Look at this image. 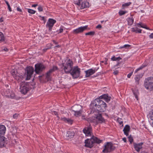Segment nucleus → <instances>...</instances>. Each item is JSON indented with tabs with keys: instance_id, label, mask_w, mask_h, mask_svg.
<instances>
[{
	"instance_id": "obj_34",
	"label": "nucleus",
	"mask_w": 153,
	"mask_h": 153,
	"mask_svg": "<svg viewBox=\"0 0 153 153\" xmlns=\"http://www.w3.org/2000/svg\"><path fill=\"white\" fill-rule=\"evenodd\" d=\"M108 95L107 94H104L102 95L100 97H101L102 99H105V100L106 99L107 97H108Z\"/></svg>"
},
{
	"instance_id": "obj_58",
	"label": "nucleus",
	"mask_w": 153,
	"mask_h": 153,
	"mask_svg": "<svg viewBox=\"0 0 153 153\" xmlns=\"http://www.w3.org/2000/svg\"><path fill=\"white\" fill-rule=\"evenodd\" d=\"M17 10L18 11L21 12L22 11V10H21V9H20L19 7H17Z\"/></svg>"
},
{
	"instance_id": "obj_52",
	"label": "nucleus",
	"mask_w": 153,
	"mask_h": 153,
	"mask_svg": "<svg viewBox=\"0 0 153 153\" xmlns=\"http://www.w3.org/2000/svg\"><path fill=\"white\" fill-rule=\"evenodd\" d=\"M118 73V71H114L113 73L114 75H117Z\"/></svg>"
},
{
	"instance_id": "obj_43",
	"label": "nucleus",
	"mask_w": 153,
	"mask_h": 153,
	"mask_svg": "<svg viewBox=\"0 0 153 153\" xmlns=\"http://www.w3.org/2000/svg\"><path fill=\"white\" fill-rule=\"evenodd\" d=\"M49 45H50V46L48 48H46L43 49V51L44 52H46L47 50L51 48V44H50Z\"/></svg>"
},
{
	"instance_id": "obj_41",
	"label": "nucleus",
	"mask_w": 153,
	"mask_h": 153,
	"mask_svg": "<svg viewBox=\"0 0 153 153\" xmlns=\"http://www.w3.org/2000/svg\"><path fill=\"white\" fill-rule=\"evenodd\" d=\"M81 1V0H78V1H74V3L75 4L77 5L78 6H79L80 4V2Z\"/></svg>"
},
{
	"instance_id": "obj_32",
	"label": "nucleus",
	"mask_w": 153,
	"mask_h": 153,
	"mask_svg": "<svg viewBox=\"0 0 153 153\" xmlns=\"http://www.w3.org/2000/svg\"><path fill=\"white\" fill-rule=\"evenodd\" d=\"M27 10L28 12L30 13L34 14L36 12V11L31 9H28Z\"/></svg>"
},
{
	"instance_id": "obj_42",
	"label": "nucleus",
	"mask_w": 153,
	"mask_h": 153,
	"mask_svg": "<svg viewBox=\"0 0 153 153\" xmlns=\"http://www.w3.org/2000/svg\"><path fill=\"white\" fill-rule=\"evenodd\" d=\"M145 66H142L137 69L135 71V73H137L138 71L140 70V69H142Z\"/></svg>"
},
{
	"instance_id": "obj_48",
	"label": "nucleus",
	"mask_w": 153,
	"mask_h": 153,
	"mask_svg": "<svg viewBox=\"0 0 153 153\" xmlns=\"http://www.w3.org/2000/svg\"><path fill=\"white\" fill-rule=\"evenodd\" d=\"M133 72H131L129 73L128 75H127V77L128 78H130V77L133 74Z\"/></svg>"
},
{
	"instance_id": "obj_33",
	"label": "nucleus",
	"mask_w": 153,
	"mask_h": 153,
	"mask_svg": "<svg viewBox=\"0 0 153 153\" xmlns=\"http://www.w3.org/2000/svg\"><path fill=\"white\" fill-rule=\"evenodd\" d=\"M5 1L7 6L8 8L9 11L10 12H11L12 11L11 8L10 6V4H9L8 2L7 1L5 0Z\"/></svg>"
},
{
	"instance_id": "obj_13",
	"label": "nucleus",
	"mask_w": 153,
	"mask_h": 153,
	"mask_svg": "<svg viewBox=\"0 0 153 153\" xmlns=\"http://www.w3.org/2000/svg\"><path fill=\"white\" fill-rule=\"evenodd\" d=\"M92 129L91 127L89 126L83 129V132L86 136H91V135Z\"/></svg>"
},
{
	"instance_id": "obj_9",
	"label": "nucleus",
	"mask_w": 153,
	"mask_h": 153,
	"mask_svg": "<svg viewBox=\"0 0 153 153\" xmlns=\"http://www.w3.org/2000/svg\"><path fill=\"white\" fill-rule=\"evenodd\" d=\"M25 71L27 73V80H29L30 79L31 76L34 72L33 68L31 66L27 67L26 68Z\"/></svg>"
},
{
	"instance_id": "obj_16",
	"label": "nucleus",
	"mask_w": 153,
	"mask_h": 153,
	"mask_svg": "<svg viewBox=\"0 0 153 153\" xmlns=\"http://www.w3.org/2000/svg\"><path fill=\"white\" fill-rule=\"evenodd\" d=\"M91 108L94 111L97 110L99 111V109L100 108V107L99 106L98 103H97L94 104V103H91L90 105Z\"/></svg>"
},
{
	"instance_id": "obj_1",
	"label": "nucleus",
	"mask_w": 153,
	"mask_h": 153,
	"mask_svg": "<svg viewBox=\"0 0 153 153\" xmlns=\"http://www.w3.org/2000/svg\"><path fill=\"white\" fill-rule=\"evenodd\" d=\"M73 62L70 59H66L62 62L61 68V71L66 74L70 73L73 78H76L80 75V68L78 66L73 67Z\"/></svg>"
},
{
	"instance_id": "obj_56",
	"label": "nucleus",
	"mask_w": 153,
	"mask_h": 153,
	"mask_svg": "<svg viewBox=\"0 0 153 153\" xmlns=\"http://www.w3.org/2000/svg\"><path fill=\"white\" fill-rule=\"evenodd\" d=\"M149 37L150 38H153V33H152L149 36Z\"/></svg>"
},
{
	"instance_id": "obj_20",
	"label": "nucleus",
	"mask_w": 153,
	"mask_h": 153,
	"mask_svg": "<svg viewBox=\"0 0 153 153\" xmlns=\"http://www.w3.org/2000/svg\"><path fill=\"white\" fill-rule=\"evenodd\" d=\"M5 127L2 125H0V136L3 135L5 132Z\"/></svg>"
},
{
	"instance_id": "obj_55",
	"label": "nucleus",
	"mask_w": 153,
	"mask_h": 153,
	"mask_svg": "<svg viewBox=\"0 0 153 153\" xmlns=\"http://www.w3.org/2000/svg\"><path fill=\"white\" fill-rule=\"evenodd\" d=\"M63 30V28H60L59 30V33H62V32Z\"/></svg>"
},
{
	"instance_id": "obj_37",
	"label": "nucleus",
	"mask_w": 153,
	"mask_h": 153,
	"mask_svg": "<svg viewBox=\"0 0 153 153\" xmlns=\"http://www.w3.org/2000/svg\"><path fill=\"white\" fill-rule=\"evenodd\" d=\"M128 138L129 141L130 142V143L131 144L133 141V139L132 137H131V135L128 136Z\"/></svg>"
},
{
	"instance_id": "obj_15",
	"label": "nucleus",
	"mask_w": 153,
	"mask_h": 153,
	"mask_svg": "<svg viewBox=\"0 0 153 153\" xmlns=\"http://www.w3.org/2000/svg\"><path fill=\"white\" fill-rule=\"evenodd\" d=\"M143 144V143H140L138 144L136 143H134V148L137 152H139L140 150L142 148V145Z\"/></svg>"
},
{
	"instance_id": "obj_39",
	"label": "nucleus",
	"mask_w": 153,
	"mask_h": 153,
	"mask_svg": "<svg viewBox=\"0 0 153 153\" xmlns=\"http://www.w3.org/2000/svg\"><path fill=\"white\" fill-rule=\"evenodd\" d=\"M118 121L120 125L122 124V126H123V121L122 120V119L121 118H118Z\"/></svg>"
},
{
	"instance_id": "obj_61",
	"label": "nucleus",
	"mask_w": 153,
	"mask_h": 153,
	"mask_svg": "<svg viewBox=\"0 0 153 153\" xmlns=\"http://www.w3.org/2000/svg\"><path fill=\"white\" fill-rule=\"evenodd\" d=\"M14 94H12L11 95H10V97L13 98L14 97Z\"/></svg>"
},
{
	"instance_id": "obj_22",
	"label": "nucleus",
	"mask_w": 153,
	"mask_h": 153,
	"mask_svg": "<svg viewBox=\"0 0 153 153\" xmlns=\"http://www.w3.org/2000/svg\"><path fill=\"white\" fill-rule=\"evenodd\" d=\"M75 133L74 131H68L67 132L66 136L70 138H72L73 137Z\"/></svg>"
},
{
	"instance_id": "obj_3",
	"label": "nucleus",
	"mask_w": 153,
	"mask_h": 153,
	"mask_svg": "<svg viewBox=\"0 0 153 153\" xmlns=\"http://www.w3.org/2000/svg\"><path fill=\"white\" fill-rule=\"evenodd\" d=\"M144 85L146 89L153 91V77H149L146 79Z\"/></svg>"
},
{
	"instance_id": "obj_24",
	"label": "nucleus",
	"mask_w": 153,
	"mask_h": 153,
	"mask_svg": "<svg viewBox=\"0 0 153 153\" xmlns=\"http://www.w3.org/2000/svg\"><path fill=\"white\" fill-rule=\"evenodd\" d=\"M142 30L141 29H138L137 27L132 28H131V31L133 32H135L136 33H141Z\"/></svg>"
},
{
	"instance_id": "obj_29",
	"label": "nucleus",
	"mask_w": 153,
	"mask_h": 153,
	"mask_svg": "<svg viewBox=\"0 0 153 153\" xmlns=\"http://www.w3.org/2000/svg\"><path fill=\"white\" fill-rule=\"evenodd\" d=\"M122 59L120 57H116L115 56H114L111 58V59L113 61H119L120 59Z\"/></svg>"
},
{
	"instance_id": "obj_14",
	"label": "nucleus",
	"mask_w": 153,
	"mask_h": 153,
	"mask_svg": "<svg viewBox=\"0 0 153 153\" xmlns=\"http://www.w3.org/2000/svg\"><path fill=\"white\" fill-rule=\"evenodd\" d=\"M88 27L87 26H85L83 27H81L78 28L77 29L74 30L73 32L75 33H78L83 32L84 30H86Z\"/></svg>"
},
{
	"instance_id": "obj_11",
	"label": "nucleus",
	"mask_w": 153,
	"mask_h": 153,
	"mask_svg": "<svg viewBox=\"0 0 153 153\" xmlns=\"http://www.w3.org/2000/svg\"><path fill=\"white\" fill-rule=\"evenodd\" d=\"M11 73L12 75L18 81H20L22 80V78L23 77L21 76H19L17 73V72L16 70H12L11 71Z\"/></svg>"
},
{
	"instance_id": "obj_40",
	"label": "nucleus",
	"mask_w": 153,
	"mask_h": 153,
	"mask_svg": "<svg viewBox=\"0 0 153 153\" xmlns=\"http://www.w3.org/2000/svg\"><path fill=\"white\" fill-rule=\"evenodd\" d=\"M141 27L145 28L147 30H151L149 27H147L144 24H143L142 25H141Z\"/></svg>"
},
{
	"instance_id": "obj_25",
	"label": "nucleus",
	"mask_w": 153,
	"mask_h": 153,
	"mask_svg": "<svg viewBox=\"0 0 153 153\" xmlns=\"http://www.w3.org/2000/svg\"><path fill=\"white\" fill-rule=\"evenodd\" d=\"M51 74L50 72H49V71L47 72L46 75V78L48 81L51 80Z\"/></svg>"
},
{
	"instance_id": "obj_30",
	"label": "nucleus",
	"mask_w": 153,
	"mask_h": 153,
	"mask_svg": "<svg viewBox=\"0 0 153 153\" xmlns=\"http://www.w3.org/2000/svg\"><path fill=\"white\" fill-rule=\"evenodd\" d=\"M133 93L135 96V97L137 99V100H138V95L139 94L138 91L137 90H136L134 91H133Z\"/></svg>"
},
{
	"instance_id": "obj_45",
	"label": "nucleus",
	"mask_w": 153,
	"mask_h": 153,
	"mask_svg": "<svg viewBox=\"0 0 153 153\" xmlns=\"http://www.w3.org/2000/svg\"><path fill=\"white\" fill-rule=\"evenodd\" d=\"M51 111L52 112H53L54 113V114H55V115H56L57 116V117L59 118V116H58V113L56 111Z\"/></svg>"
},
{
	"instance_id": "obj_12",
	"label": "nucleus",
	"mask_w": 153,
	"mask_h": 153,
	"mask_svg": "<svg viewBox=\"0 0 153 153\" xmlns=\"http://www.w3.org/2000/svg\"><path fill=\"white\" fill-rule=\"evenodd\" d=\"M99 69V68L96 69L95 68L94 69H90L89 70H87L86 71H85V73H86L85 77H88L90 76L91 75L93 74L94 73H95V72L97 71V70Z\"/></svg>"
},
{
	"instance_id": "obj_28",
	"label": "nucleus",
	"mask_w": 153,
	"mask_h": 153,
	"mask_svg": "<svg viewBox=\"0 0 153 153\" xmlns=\"http://www.w3.org/2000/svg\"><path fill=\"white\" fill-rule=\"evenodd\" d=\"M4 37L3 33L0 32V41H4Z\"/></svg>"
},
{
	"instance_id": "obj_26",
	"label": "nucleus",
	"mask_w": 153,
	"mask_h": 153,
	"mask_svg": "<svg viewBox=\"0 0 153 153\" xmlns=\"http://www.w3.org/2000/svg\"><path fill=\"white\" fill-rule=\"evenodd\" d=\"M128 24L131 25H132L134 22V19L132 17L128 18Z\"/></svg>"
},
{
	"instance_id": "obj_53",
	"label": "nucleus",
	"mask_w": 153,
	"mask_h": 153,
	"mask_svg": "<svg viewBox=\"0 0 153 153\" xmlns=\"http://www.w3.org/2000/svg\"><path fill=\"white\" fill-rule=\"evenodd\" d=\"M82 119L84 120H86V119L85 117V116L84 115H82Z\"/></svg>"
},
{
	"instance_id": "obj_8",
	"label": "nucleus",
	"mask_w": 153,
	"mask_h": 153,
	"mask_svg": "<svg viewBox=\"0 0 153 153\" xmlns=\"http://www.w3.org/2000/svg\"><path fill=\"white\" fill-rule=\"evenodd\" d=\"M97 103L100 108L99 109V111L100 112H104L105 110L106 107V104L105 102L102 100H97Z\"/></svg>"
},
{
	"instance_id": "obj_10",
	"label": "nucleus",
	"mask_w": 153,
	"mask_h": 153,
	"mask_svg": "<svg viewBox=\"0 0 153 153\" xmlns=\"http://www.w3.org/2000/svg\"><path fill=\"white\" fill-rule=\"evenodd\" d=\"M56 22L55 20L52 19H49L47 22L46 27L49 28V30L51 31L54 24Z\"/></svg>"
},
{
	"instance_id": "obj_21",
	"label": "nucleus",
	"mask_w": 153,
	"mask_h": 153,
	"mask_svg": "<svg viewBox=\"0 0 153 153\" xmlns=\"http://www.w3.org/2000/svg\"><path fill=\"white\" fill-rule=\"evenodd\" d=\"M5 142L4 137L0 136V147H2L4 146Z\"/></svg>"
},
{
	"instance_id": "obj_59",
	"label": "nucleus",
	"mask_w": 153,
	"mask_h": 153,
	"mask_svg": "<svg viewBox=\"0 0 153 153\" xmlns=\"http://www.w3.org/2000/svg\"><path fill=\"white\" fill-rule=\"evenodd\" d=\"M120 63V62H118V63L114 66V67H115L118 66Z\"/></svg>"
},
{
	"instance_id": "obj_44",
	"label": "nucleus",
	"mask_w": 153,
	"mask_h": 153,
	"mask_svg": "<svg viewBox=\"0 0 153 153\" xmlns=\"http://www.w3.org/2000/svg\"><path fill=\"white\" fill-rule=\"evenodd\" d=\"M38 10L40 12L42 11L43 10V8L42 7L40 6L38 7Z\"/></svg>"
},
{
	"instance_id": "obj_57",
	"label": "nucleus",
	"mask_w": 153,
	"mask_h": 153,
	"mask_svg": "<svg viewBox=\"0 0 153 153\" xmlns=\"http://www.w3.org/2000/svg\"><path fill=\"white\" fill-rule=\"evenodd\" d=\"M2 50L5 51H7L8 50V49L6 48H4Z\"/></svg>"
},
{
	"instance_id": "obj_4",
	"label": "nucleus",
	"mask_w": 153,
	"mask_h": 153,
	"mask_svg": "<svg viewBox=\"0 0 153 153\" xmlns=\"http://www.w3.org/2000/svg\"><path fill=\"white\" fill-rule=\"evenodd\" d=\"M115 147L111 142H107L104 146V149L102 150V152L107 153L112 151L115 149Z\"/></svg>"
},
{
	"instance_id": "obj_35",
	"label": "nucleus",
	"mask_w": 153,
	"mask_h": 153,
	"mask_svg": "<svg viewBox=\"0 0 153 153\" xmlns=\"http://www.w3.org/2000/svg\"><path fill=\"white\" fill-rule=\"evenodd\" d=\"M127 13V12L126 11H123L122 10H120L119 12V13L120 16H122L125 14L126 13Z\"/></svg>"
},
{
	"instance_id": "obj_50",
	"label": "nucleus",
	"mask_w": 153,
	"mask_h": 153,
	"mask_svg": "<svg viewBox=\"0 0 153 153\" xmlns=\"http://www.w3.org/2000/svg\"><path fill=\"white\" fill-rule=\"evenodd\" d=\"M97 28H102V26L101 25H99L96 26Z\"/></svg>"
},
{
	"instance_id": "obj_27",
	"label": "nucleus",
	"mask_w": 153,
	"mask_h": 153,
	"mask_svg": "<svg viewBox=\"0 0 153 153\" xmlns=\"http://www.w3.org/2000/svg\"><path fill=\"white\" fill-rule=\"evenodd\" d=\"M58 69V68L57 66H53V68L50 69L49 71V72H50L51 73H52L55 71L57 70Z\"/></svg>"
},
{
	"instance_id": "obj_5",
	"label": "nucleus",
	"mask_w": 153,
	"mask_h": 153,
	"mask_svg": "<svg viewBox=\"0 0 153 153\" xmlns=\"http://www.w3.org/2000/svg\"><path fill=\"white\" fill-rule=\"evenodd\" d=\"M20 85V91L22 94H25L29 90V86L27 85L25 82H21Z\"/></svg>"
},
{
	"instance_id": "obj_7",
	"label": "nucleus",
	"mask_w": 153,
	"mask_h": 153,
	"mask_svg": "<svg viewBox=\"0 0 153 153\" xmlns=\"http://www.w3.org/2000/svg\"><path fill=\"white\" fill-rule=\"evenodd\" d=\"M45 67L42 64L37 63L35 65V71L36 74H39L45 69Z\"/></svg>"
},
{
	"instance_id": "obj_64",
	"label": "nucleus",
	"mask_w": 153,
	"mask_h": 153,
	"mask_svg": "<svg viewBox=\"0 0 153 153\" xmlns=\"http://www.w3.org/2000/svg\"><path fill=\"white\" fill-rule=\"evenodd\" d=\"M3 21V20L2 19V18L1 17V18L0 19V22H2Z\"/></svg>"
},
{
	"instance_id": "obj_18",
	"label": "nucleus",
	"mask_w": 153,
	"mask_h": 153,
	"mask_svg": "<svg viewBox=\"0 0 153 153\" xmlns=\"http://www.w3.org/2000/svg\"><path fill=\"white\" fill-rule=\"evenodd\" d=\"M96 118L98 120V122L102 123L104 122L105 121L104 119L102 117L101 114H98L96 117Z\"/></svg>"
},
{
	"instance_id": "obj_17",
	"label": "nucleus",
	"mask_w": 153,
	"mask_h": 153,
	"mask_svg": "<svg viewBox=\"0 0 153 153\" xmlns=\"http://www.w3.org/2000/svg\"><path fill=\"white\" fill-rule=\"evenodd\" d=\"M130 126L128 125H126L124 127L123 131L124 133L126 136H127L128 135V133L130 131Z\"/></svg>"
},
{
	"instance_id": "obj_60",
	"label": "nucleus",
	"mask_w": 153,
	"mask_h": 153,
	"mask_svg": "<svg viewBox=\"0 0 153 153\" xmlns=\"http://www.w3.org/2000/svg\"><path fill=\"white\" fill-rule=\"evenodd\" d=\"M123 140L125 142H126V137H124L123 138Z\"/></svg>"
},
{
	"instance_id": "obj_23",
	"label": "nucleus",
	"mask_w": 153,
	"mask_h": 153,
	"mask_svg": "<svg viewBox=\"0 0 153 153\" xmlns=\"http://www.w3.org/2000/svg\"><path fill=\"white\" fill-rule=\"evenodd\" d=\"M143 75L142 74L138 75H136V77H135V82L137 84H138L139 83V80Z\"/></svg>"
},
{
	"instance_id": "obj_51",
	"label": "nucleus",
	"mask_w": 153,
	"mask_h": 153,
	"mask_svg": "<svg viewBox=\"0 0 153 153\" xmlns=\"http://www.w3.org/2000/svg\"><path fill=\"white\" fill-rule=\"evenodd\" d=\"M61 119L62 120H63L65 121H67V119H66L65 117H63L61 118Z\"/></svg>"
},
{
	"instance_id": "obj_2",
	"label": "nucleus",
	"mask_w": 153,
	"mask_h": 153,
	"mask_svg": "<svg viewBox=\"0 0 153 153\" xmlns=\"http://www.w3.org/2000/svg\"><path fill=\"white\" fill-rule=\"evenodd\" d=\"M102 141V140L99 139L97 137L93 136L91 139H87L85 141V146L91 148L93 146L94 143L99 144L101 143Z\"/></svg>"
},
{
	"instance_id": "obj_36",
	"label": "nucleus",
	"mask_w": 153,
	"mask_h": 153,
	"mask_svg": "<svg viewBox=\"0 0 153 153\" xmlns=\"http://www.w3.org/2000/svg\"><path fill=\"white\" fill-rule=\"evenodd\" d=\"M131 45H129L126 44L124 46H121L120 48V49H122L123 48H128L130 47Z\"/></svg>"
},
{
	"instance_id": "obj_31",
	"label": "nucleus",
	"mask_w": 153,
	"mask_h": 153,
	"mask_svg": "<svg viewBox=\"0 0 153 153\" xmlns=\"http://www.w3.org/2000/svg\"><path fill=\"white\" fill-rule=\"evenodd\" d=\"M95 32L94 31H90L88 33H86L85 35H86L93 36L94 35Z\"/></svg>"
},
{
	"instance_id": "obj_6",
	"label": "nucleus",
	"mask_w": 153,
	"mask_h": 153,
	"mask_svg": "<svg viewBox=\"0 0 153 153\" xmlns=\"http://www.w3.org/2000/svg\"><path fill=\"white\" fill-rule=\"evenodd\" d=\"M72 111L74 112V115L78 116H80L82 113V108L79 105H76L72 107Z\"/></svg>"
},
{
	"instance_id": "obj_54",
	"label": "nucleus",
	"mask_w": 153,
	"mask_h": 153,
	"mask_svg": "<svg viewBox=\"0 0 153 153\" xmlns=\"http://www.w3.org/2000/svg\"><path fill=\"white\" fill-rule=\"evenodd\" d=\"M143 24L141 23H139L137 24V25L138 27H141V25H142Z\"/></svg>"
},
{
	"instance_id": "obj_38",
	"label": "nucleus",
	"mask_w": 153,
	"mask_h": 153,
	"mask_svg": "<svg viewBox=\"0 0 153 153\" xmlns=\"http://www.w3.org/2000/svg\"><path fill=\"white\" fill-rule=\"evenodd\" d=\"M131 4V2H128V3H125L124 4H122V7H126V6H129Z\"/></svg>"
},
{
	"instance_id": "obj_19",
	"label": "nucleus",
	"mask_w": 153,
	"mask_h": 153,
	"mask_svg": "<svg viewBox=\"0 0 153 153\" xmlns=\"http://www.w3.org/2000/svg\"><path fill=\"white\" fill-rule=\"evenodd\" d=\"M89 7V3L88 2H82L81 4L80 9H82L88 7Z\"/></svg>"
},
{
	"instance_id": "obj_62",
	"label": "nucleus",
	"mask_w": 153,
	"mask_h": 153,
	"mask_svg": "<svg viewBox=\"0 0 153 153\" xmlns=\"http://www.w3.org/2000/svg\"><path fill=\"white\" fill-rule=\"evenodd\" d=\"M37 4H34L32 5V7H36L37 6Z\"/></svg>"
},
{
	"instance_id": "obj_49",
	"label": "nucleus",
	"mask_w": 153,
	"mask_h": 153,
	"mask_svg": "<svg viewBox=\"0 0 153 153\" xmlns=\"http://www.w3.org/2000/svg\"><path fill=\"white\" fill-rule=\"evenodd\" d=\"M67 121L68 122V123L72 124V120L70 119H67Z\"/></svg>"
},
{
	"instance_id": "obj_46",
	"label": "nucleus",
	"mask_w": 153,
	"mask_h": 153,
	"mask_svg": "<svg viewBox=\"0 0 153 153\" xmlns=\"http://www.w3.org/2000/svg\"><path fill=\"white\" fill-rule=\"evenodd\" d=\"M18 115L16 114H14L13 116V117L14 119H17Z\"/></svg>"
},
{
	"instance_id": "obj_47",
	"label": "nucleus",
	"mask_w": 153,
	"mask_h": 153,
	"mask_svg": "<svg viewBox=\"0 0 153 153\" xmlns=\"http://www.w3.org/2000/svg\"><path fill=\"white\" fill-rule=\"evenodd\" d=\"M111 98L110 97H109L108 96V97H107V98H106L105 100L107 102H108L110 100Z\"/></svg>"
},
{
	"instance_id": "obj_63",
	"label": "nucleus",
	"mask_w": 153,
	"mask_h": 153,
	"mask_svg": "<svg viewBox=\"0 0 153 153\" xmlns=\"http://www.w3.org/2000/svg\"><path fill=\"white\" fill-rule=\"evenodd\" d=\"M39 16L40 17H42V20L43 21L45 19L44 17H42L40 16Z\"/></svg>"
}]
</instances>
